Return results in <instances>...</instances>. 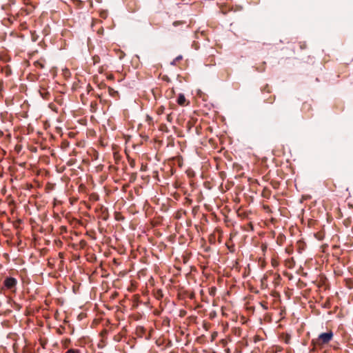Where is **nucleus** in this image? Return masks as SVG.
Listing matches in <instances>:
<instances>
[{
  "mask_svg": "<svg viewBox=\"0 0 353 353\" xmlns=\"http://www.w3.org/2000/svg\"><path fill=\"white\" fill-rule=\"evenodd\" d=\"M333 336L334 334L332 330L321 333L316 339L312 340V345L314 348H323L332 340Z\"/></svg>",
  "mask_w": 353,
  "mask_h": 353,
  "instance_id": "obj_1",
  "label": "nucleus"
},
{
  "mask_svg": "<svg viewBox=\"0 0 353 353\" xmlns=\"http://www.w3.org/2000/svg\"><path fill=\"white\" fill-rule=\"evenodd\" d=\"M17 281L16 279L12 277H8L5 279L3 284L4 286L8 290H12L17 285Z\"/></svg>",
  "mask_w": 353,
  "mask_h": 353,
  "instance_id": "obj_2",
  "label": "nucleus"
},
{
  "mask_svg": "<svg viewBox=\"0 0 353 353\" xmlns=\"http://www.w3.org/2000/svg\"><path fill=\"white\" fill-rule=\"evenodd\" d=\"M39 94L41 96V97L44 99H49L50 98V92L48 91L47 89L44 88H41L40 90H39Z\"/></svg>",
  "mask_w": 353,
  "mask_h": 353,
  "instance_id": "obj_3",
  "label": "nucleus"
},
{
  "mask_svg": "<svg viewBox=\"0 0 353 353\" xmlns=\"http://www.w3.org/2000/svg\"><path fill=\"white\" fill-rule=\"evenodd\" d=\"M185 97L183 94H180L177 99V103L180 105H185Z\"/></svg>",
  "mask_w": 353,
  "mask_h": 353,
  "instance_id": "obj_4",
  "label": "nucleus"
},
{
  "mask_svg": "<svg viewBox=\"0 0 353 353\" xmlns=\"http://www.w3.org/2000/svg\"><path fill=\"white\" fill-rule=\"evenodd\" d=\"M186 25V21H176L173 22V26L176 27L178 26H185Z\"/></svg>",
  "mask_w": 353,
  "mask_h": 353,
  "instance_id": "obj_5",
  "label": "nucleus"
},
{
  "mask_svg": "<svg viewBox=\"0 0 353 353\" xmlns=\"http://www.w3.org/2000/svg\"><path fill=\"white\" fill-rule=\"evenodd\" d=\"M108 92H109V94L113 97L118 94L117 91L114 90L113 88H112L110 87L108 88Z\"/></svg>",
  "mask_w": 353,
  "mask_h": 353,
  "instance_id": "obj_6",
  "label": "nucleus"
},
{
  "mask_svg": "<svg viewBox=\"0 0 353 353\" xmlns=\"http://www.w3.org/2000/svg\"><path fill=\"white\" fill-rule=\"evenodd\" d=\"M92 61L94 65L100 62V57L98 55H94L92 57Z\"/></svg>",
  "mask_w": 353,
  "mask_h": 353,
  "instance_id": "obj_7",
  "label": "nucleus"
},
{
  "mask_svg": "<svg viewBox=\"0 0 353 353\" xmlns=\"http://www.w3.org/2000/svg\"><path fill=\"white\" fill-rule=\"evenodd\" d=\"M181 59H182V56H181V55H179V56L176 57L173 60V61L172 62V65H176V63L177 61H180V60H181Z\"/></svg>",
  "mask_w": 353,
  "mask_h": 353,
  "instance_id": "obj_8",
  "label": "nucleus"
},
{
  "mask_svg": "<svg viewBox=\"0 0 353 353\" xmlns=\"http://www.w3.org/2000/svg\"><path fill=\"white\" fill-rule=\"evenodd\" d=\"M65 353H80V351L76 349H69Z\"/></svg>",
  "mask_w": 353,
  "mask_h": 353,
  "instance_id": "obj_9",
  "label": "nucleus"
},
{
  "mask_svg": "<svg viewBox=\"0 0 353 353\" xmlns=\"http://www.w3.org/2000/svg\"><path fill=\"white\" fill-rule=\"evenodd\" d=\"M275 100V97L274 96L273 97H270L267 101L266 102L267 103H273L274 101Z\"/></svg>",
  "mask_w": 353,
  "mask_h": 353,
  "instance_id": "obj_10",
  "label": "nucleus"
},
{
  "mask_svg": "<svg viewBox=\"0 0 353 353\" xmlns=\"http://www.w3.org/2000/svg\"><path fill=\"white\" fill-rule=\"evenodd\" d=\"M163 110H164V108L163 106L159 108L158 109V113L159 114H161L163 112Z\"/></svg>",
  "mask_w": 353,
  "mask_h": 353,
  "instance_id": "obj_11",
  "label": "nucleus"
},
{
  "mask_svg": "<svg viewBox=\"0 0 353 353\" xmlns=\"http://www.w3.org/2000/svg\"><path fill=\"white\" fill-rule=\"evenodd\" d=\"M11 74V70L10 68H7L6 71V76H9Z\"/></svg>",
  "mask_w": 353,
  "mask_h": 353,
  "instance_id": "obj_12",
  "label": "nucleus"
},
{
  "mask_svg": "<svg viewBox=\"0 0 353 353\" xmlns=\"http://www.w3.org/2000/svg\"><path fill=\"white\" fill-rule=\"evenodd\" d=\"M215 291H216L215 288H212L210 292V295H214Z\"/></svg>",
  "mask_w": 353,
  "mask_h": 353,
  "instance_id": "obj_13",
  "label": "nucleus"
},
{
  "mask_svg": "<svg viewBox=\"0 0 353 353\" xmlns=\"http://www.w3.org/2000/svg\"><path fill=\"white\" fill-rule=\"evenodd\" d=\"M97 105V103H96L95 101H92V102L91 103V106H94V105Z\"/></svg>",
  "mask_w": 353,
  "mask_h": 353,
  "instance_id": "obj_14",
  "label": "nucleus"
},
{
  "mask_svg": "<svg viewBox=\"0 0 353 353\" xmlns=\"http://www.w3.org/2000/svg\"><path fill=\"white\" fill-rule=\"evenodd\" d=\"M168 119L170 121V115L168 116Z\"/></svg>",
  "mask_w": 353,
  "mask_h": 353,
  "instance_id": "obj_15",
  "label": "nucleus"
}]
</instances>
